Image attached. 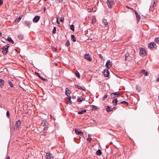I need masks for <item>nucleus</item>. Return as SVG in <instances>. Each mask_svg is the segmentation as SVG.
Masks as SVG:
<instances>
[{
    "label": "nucleus",
    "mask_w": 159,
    "mask_h": 159,
    "mask_svg": "<svg viewBox=\"0 0 159 159\" xmlns=\"http://www.w3.org/2000/svg\"><path fill=\"white\" fill-rule=\"evenodd\" d=\"M148 47L152 50H155L156 49L157 46L154 42H152L148 44Z\"/></svg>",
    "instance_id": "nucleus-1"
},
{
    "label": "nucleus",
    "mask_w": 159,
    "mask_h": 159,
    "mask_svg": "<svg viewBox=\"0 0 159 159\" xmlns=\"http://www.w3.org/2000/svg\"><path fill=\"white\" fill-rule=\"evenodd\" d=\"M139 49L140 50L139 53L140 55L142 56H144L146 53V50L144 48H139Z\"/></svg>",
    "instance_id": "nucleus-2"
},
{
    "label": "nucleus",
    "mask_w": 159,
    "mask_h": 159,
    "mask_svg": "<svg viewBox=\"0 0 159 159\" xmlns=\"http://www.w3.org/2000/svg\"><path fill=\"white\" fill-rule=\"evenodd\" d=\"M115 2L114 0H107V4L110 8H112L113 5L114 4Z\"/></svg>",
    "instance_id": "nucleus-3"
},
{
    "label": "nucleus",
    "mask_w": 159,
    "mask_h": 159,
    "mask_svg": "<svg viewBox=\"0 0 159 159\" xmlns=\"http://www.w3.org/2000/svg\"><path fill=\"white\" fill-rule=\"evenodd\" d=\"M120 95L119 92H115L111 93V97L112 98H114L116 97H117L118 96Z\"/></svg>",
    "instance_id": "nucleus-4"
},
{
    "label": "nucleus",
    "mask_w": 159,
    "mask_h": 159,
    "mask_svg": "<svg viewBox=\"0 0 159 159\" xmlns=\"http://www.w3.org/2000/svg\"><path fill=\"white\" fill-rule=\"evenodd\" d=\"M6 47V46H4L2 48V52L4 55H6L8 52V48Z\"/></svg>",
    "instance_id": "nucleus-5"
},
{
    "label": "nucleus",
    "mask_w": 159,
    "mask_h": 159,
    "mask_svg": "<svg viewBox=\"0 0 159 159\" xmlns=\"http://www.w3.org/2000/svg\"><path fill=\"white\" fill-rule=\"evenodd\" d=\"M112 62L109 60H108L106 64V66L107 68H110L112 66Z\"/></svg>",
    "instance_id": "nucleus-6"
},
{
    "label": "nucleus",
    "mask_w": 159,
    "mask_h": 159,
    "mask_svg": "<svg viewBox=\"0 0 159 159\" xmlns=\"http://www.w3.org/2000/svg\"><path fill=\"white\" fill-rule=\"evenodd\" d=\"M75 133L81 136L83 135V133L82 132L81 130H79L77 129H75Z\"/></svg>",
    "instance_id": "nucleus-7"
},
{
    "label": "nucleus",
    "mask_w": 159,
    "mask_h": 159,
    "mask_svg": "<svg viewBox=\"0 0 159 159\" xmlns=\"http://www.w3.org/2000/svg\"><path fill=\"white\" fill-rule=\"evenodd\" d=\"M53 156L50 153H46V159H53Z\"/></svg>",
    "instance_id": "nucleus-8"
},
{
    "label": "nucleus",
    "mask_w": 159,
    "mask_h": 159,
    "mask_svg": "<svg viewBox=\"0 0 159 159\" xmlns=\"http://www.w3.org/2000/svg\"><path fill=\"white\" fill-rule=\"evenodd\" d=\"M103 73L104 74V75L105 77H108L109 75V72L107 69H105L103 71Z\"/></svg>",
    "instance_id": "nucleus-9"
},
{
    "label": "nucleus",
    "mask_w": 159,
    "mask_h": 159,
    "mask_svg": "<svg viewBox=\"0 0 159 159\" xmlns=\"http://www.w3.org/2000/svg\"><path fill=\"white\" fill-rule=\"evenodd\" d=\"M40 17L39 16H35L33 18V21L34 23L38 22L39 20Z\"/></svg>",
    "instance_id": "nucleus-10"
},
{
    "label": "nucleus",
    "mask_w": 159,
    "mask_h": 159,
    "mask_svg": "<svg viewBox=\"0 0 159 159\" xmlns=\"http://www.w3.org/2000/svg\"><path fill=\"white\" fill-rule=\"evenodd\" d=\"M84 57L85 59H87L89 61H91L92 59L90 57V56L89 54H85L84 56Z\"/></svg>",
    "instance_id": "nucleus-11"
},
{
    "label": "nucleus",
    "mask_w": 159,
    "mask_h": 159,
    "mask_svg": "<svg viewBox=\"0 0 159 159\" xmlns=\"http://www.w3.org/2000/svg\"><path fill=\"white\" fill-rule=\"evenodd\" d=\"M102 23L103 24L105 25V27H107V28H108V22L107 21L106 19L103 20Z\"/></svg>",
    "instance_id": "nucleus-12"
},
{
    "label": "nucleus",
    "mask_w": 159,
    "mask_h": 159,
    "mask_svg": "<svg viewBox=\"0 0 159 159\" xmlns=\"http://www.w3.org/2000/svg\"><path fill=\"white\" fill-rule=\"evenodd\" d=\"M21 122L20 120H18L16 123L15 126L16 127V129H18L20 125H21Z\"/></svg>",
    "instance_id": "nucleus-13"
},
{
    "label": "nucleus",
    "mask_w": 159,
    "mask_h": 159,
    "mask_svg": "<svg viewBox=\"0 0 159 159\" xmlns=\"http://www.w3.org/2000/svg\"><path fill=\"white\" fill-rule=\"evenodd\" d=\"M24 24L30 27L31 25V23L29 21H25L24 22Z\"/></svg>",
    "instance_id": "nucleus-14"
},
{
    "label": "nucleus",
    "mask_w": 159,
    "mask_h": 159,
    "mask_svg": "<svg viewBox=\"0 0 159 159\" xmlns=\"http://www.w3.org/2000/svg\"><path fill=\"white\" fill-rule=\"evenodd\" d=\"M4 81L2 79H0V88L3 87L4 84Z\"/></svg>",
    "instance_id": "nucleus-15"
},
{
    "label": "nucleus",
    "mask_w": 159,
    "mask_h": 159,
    "mask_svg": "<svg viewBox=\"0 0 159 159\" xmlns=\"http://www.w3.org/2000/svg\"><path fill=\"white\" fill-rule=\"evenodd\" d=\"M86 111V110L85 109H84L78 111V113L79 114H83L84 113H85Z\"/></svg>",
    "instance_id": "nucleus-16"
},
{
    "label": "nucleus",
    "mask_w": 159,
    "mask_h": 159,
    "mask_svg": "<svg viewBox=\"0 0 159 159\" xmlns=\"http://www.w3.org/2000/svg\"><path fill=\"white\" fill-rule=\"evenodd\" d=\"M70 91L69 90V89L66 88V91H65V93L66 94L68 97H69V95L70 94Z\"/></svg>",
    "instance_id": "nucleus-17"
},
{
    "label": "nucleus",
    "mask_w": 159,
    "mask_h": 159,
    "mask_svg": "<svg viewBox=\"0 0 159 159\" xmlns=\"http://www.w3.org/2000/svg\"><path fill=\"white\" fill-rule=\"evenodd\" d=\"M141 72L145 76H148V71L145 70H141Z\"/></svg>",
    "instance_id": "nucleus-18"
},
{
    "label": "nucleus",
    "mask_w": 159,
    "mask_h": 159,
    "mask_svg": "<svg viewBox=\"0 0 159 159\" xmlns=\"http://www.w3.org/2000/svg\"><path fill=\"white\" fill-rule=\"evenodd\" d=\"M117 102H118V100H117V99L116 98L113 99L112 101L113 104L114 106H116L117 104Z\"/></svg>",
    "instance_id": "nucleus-19"
},
{
    "label": "nucleus",
    "mask_w": 159,
    "mask_h": 159,
    "mask_svg": "<svg viewBox=\"0 0 159 159\" xmlns=\"http://www.w3.org/2000/svg\"><path fill=\"white\" fill-rule=\"evenodd\" d=\"M7 40L12 44H13L14 43V41L12 40L11 38L10 37H8L7 39Z\"/></svg>",
    "instance_id": "nucleus-20"
},
{
    "label": "nucleus",
    "mask_w": 159,
    "mask_h": 159,
    "mask_svg": "<svg viewBox=\"0 0 159 159\" xmlns=\"http://www.w3.org/2000/svg\"><path fill=\"white\" fill-rule=\"evenodd\" d=\"M106 111L107 112H109L113 111V109L111 108L109 106H107V108L106 109Z\"/></svg>",
    "instance_id": "nucleus-21"
},
{
    "label": "nucleus",
    "mask_w": 159,
    "mask_h": 159,
    "mask_svg": "<svg viewBox=\"0 0 159 159\" xmlns=\"http://www.w3.org/2000/svg\"><path fill=\"white\" fill-rule=\"evenodd\" d=\"M96 154L97 155L100 156L102 154V152L100 149H98L96 152Z\"/></svg>",
    "instance_id": "nucleus-22"
},
{
    "label": "nucleus",
    "mask_w": 159,
    "mask_h": 159,
    "mask_svg": "<svg viewBox=\"0 0 159 159\" xmlns=\"http://www.w3.org/2000/svg\"><path fill=\"white\" fill-rule=\"evenodd\" d=\"M24 35H23L22 34H19L18 36V38L19 39H20V40L23 39V38H24Z\"/></svg>",
    "instance_id": "nucleus-23"
},
{
    "label": "nucleus",
    "mask_w": 159,
    "mask_h": 159,
    "mask_svg": "<svg viewBox=\"0 0 159 159\" xmlns=\"http://www.w3.org/2000/svg\"><path fill=\"white\" fill-rule=\"evenodd\" d=\"M125 60L126 61V60H130L131 59H127V58L129 56V53H126L125 55Z\"/></svg>",
    "instance_id": "nucleus-24"
},
{
    "label": "nucleus",
    "mask_w": 159,
    "mask_h": 159,
    "mask_svg": "<svg viewBox=\"0 0 159 159\" xmlns=\"http://www.w3.org/2000/svg\"><path fill=\"white\" fill-rule=\"evenodd\" d=\"M136 89L138 92H140L141 90V87L138 85H137L136 86Z\"/></svg>",
    "instance_id": "nucleus-25"
},
{
    "label": "nucleus",
    "mask_w": 159,
    "mask_h": 159,
    "mask_svg": "<svg viewBox=\"0 0 159 159\" xmlns=\"http://www.w3.org/2000/svg\"><path fill=\"white\" fill-rule=\"evenodd\" d=\"M71 39L74 42H75L76 41V39L74 35H71Z\"/></svg>",
    "instance_id": "nucleus-26"
},
{
    "label": "nucleus",
    "mask_w": 159,
    "mask_h": 159,
    "mask_svg": "<svg viewBox=\"0 0 159 159\" xmlns=\"http://www.w3.org/2000/svg\"><path fill=\"white\" fill-rule=\"evenodd\" d=\"M96 21V20L95 17L94 16H92V24H94L95 23Z\"/></svg>",
    "instance_id": "nucleus-27"
},
{
    "label": "nucleus",
    "mask_w": 159,
    "mask_h": 159,
    "mask_svg": "<svg viewBox=\"0 0 159 159\" xmlns=\"http://www.w3.org/2000/svg\"><path fill=\"white\" fill-rule=\"evenodd\" d=\"M75 75H76V76H77L79 78H80V73L78 72V71L77 70L76 71V72L75 73Z\"/></svg>",
    "instance_id": "nucleus-28"
},
{
    "label": "nucleus",
    "mask_w": 159,
    "mask_h": 159,
    "mask_svg": "<svg viewBox=\"0 0 159 159\" xmlns=\"http://www.w3.org/2000/svg\"><path fill=\"white\" fill-rule=\"evenodd\" d=\"M22 17V16H20L19 17L17 18L16 19L15 21L17 22H19L20 21Z\"/></svg>",
    "instance_id": "nucleus-29"
},
{
    "label": "nucleus",
    "mask_w": 159,
    "mask_h": 159,
    "mask_svg": "<svg viewBox=\"0 0 159 159\" xmlns=\"http://www.w3.org/2000/svg\"><path fill=\"white\" fill-rule=\"evenodd\" d=\"M136 17L137 19V21L139 22L140 19L141 17L138 14V15H136Z\"/></svg>",
    "instance_id": "nucleus-30"
},
{
    "label": "nucleus",
    "mask_w": 159,
    "mask_h": 159,
    "mask_svg": "<svg viewBox=\"0 0 159 159\" xmlns=\"http://www.w3.org/2000/svg\"><path fill=\"white\" fill-rule=\"evenodd\" d=\"M83 100V98L80 97H79L77 99V102H81Z\"/></svg>",
    "instance_id": "nucleus-31"
},
{
    "label": "nucleus",
    "mask_w": 159,
    "mask_h": 159,
    "mask_svg": "<svg viewBox=\"0 0 159 159\" xmlns=\"http://www.w3.org/2000/svg\"><path fill=\"white\" fill-rule=\"evenodd\" d=\"M98 109V107L95 105H92V110H96Z\"/></svg>",
    "instance_id": "nucleus-32"
},
{
    "label": "nucleus",
    "mask_w": 159,
    "mask_h": 159,
    "mask_svg": "<svg viewBox=\"0 0 159 159\" xmlns=\"http://www.w3.org/2000/svg\"><path fill=\"white\" fill-rule=\"evenodd\" d=\"M71 97L70 96H69V98L67 99V102L70 104H71L72 103V102L70 100Z\"/></svg>",
    "instance_id": "nucleus-33"
},
{
    "label": "nucleus",
    "mask_w": 159,
    "mask_h": 159,
    "mask_svg": "<svg viewBox=\"0 0 159 159\" xmlns=\"http://www.w3.org/2000/svg\"><path fill=\"white\" fill-rule=\"evenodd\" d=\"M154 41L157 43H159V38H156L155 39Z\"/></svg>",
    "instance_id": "nucleus-34"
},
{
    "label": "nucleus",
    "mask_w": 159,
    "mask_h": 159,
    "mask_svg": "<svg viewBox=\"0 0 159 159\" xmlns=\"http://www.w3.org/2000/svg\"><path fill=\"white\" fill-rule=\"evenodd\" d=\"M70 29L73 30V31H74V26L73 25H70Z\"/></svg>",
    "instance_id": "nucleus-35"
},
{
    "label": "nucleus",
    "mask_w": 159,
    "mask_h": 159,
    "mask_svg": "<svg viewBox=\"0 0 159 159\" xmlns=\"http://www.w3.org/2000/svg\"><path fill=\"white\" fill-rule=\"evenodd\" d=\"M108 96L107 95L105 94L102 98V100H104Z\"/></svg>",
    "instance_id": "nucleus-36"
},
{
    "label": "nucleus",
    "mask_w": 159,
    "mask_h": 159,
    "mask_svg": "<svg viewBox=\"0 0 159 159\" xmlns=\"http://www.w3.org/2000/svg\"><path fill=\"white\" fill-rule=\"evenodd\" d=\"M8 83L10 85L11 87H13V84L12 82L11 81L9 80L8 81Z\"/></svg>",
    "instance_id": "nucleus-37"
},
{
    "label": "nucleus",
    "mask_w": 159,
    "mask_h": 159,
    "mask_svg": "<svg viewBox=\"0 0 159 159\" xmlns=\"http://www.w3.org/2000/svg\"><path fill=\"white\" fill-rule=\"evenodd\" d=\"M70 45V43L69 41L67 40L66 43V45L67 47L69 46Z\"/></svg>",
    "instance_id": "nucleus-38"
},
{
    "label": "nucleus",
    "mask_w": 159,
    "mask_h": 159,
    "mask_svg": "<svg viewBox=\"0 0 159 159\" xmlns=\"http://www.w3.org/2000/svg\"><path fill=\"white\" fill-rule=\"evenodd\" d=\"M124 103H125L127 104V106L128 105V104H129L127 102H126L125 101H122L120 102L119 103L123 104Z\"/></svg>",
    "instance_id": "nucleus-39"
},
{
    "label": "nucleus",
    "mask_w": 159,
    "mask_h": 159,
    "mask_svg": "<svg viewBox=\"0 0 159 159\" xmlns=\"http://www.w3.org/2000/svg\"><path fill=\"white\" fill-rule=\"evenodd\" d=\"M75 87L76 88H78L79 89H83L81 87H80V86L78 85H75Z\"/></svg>",
    "instance_id": "nucleus-40"
},
{
    "label": "nucleus",
    "mask_w": 159,
    "mask_h": 159,
    "mask_svg": "<svg viewBox=\"0 0 159 159\" xmlns=\"http://www.w3.org/2000/svg\"><path fill=\"white\" fill-rule=\"evenodd\" d=\"M56 28L55 27H54L53 29V30L52 32V34H55L56 33Z\"/></svg>",
    "instance_id": "nucleus-41"
},
{
    "label": "nucleus",
    "mask_w": 159,
    "mask_h": 159,
    "mask_svg": "<svg viewBox=\"0 0 159 159\" xmlns=\"http://www.w3.org/2000/svg\"><path fill=\"white\" fill-rule=\"evenodd\" d=\"M6 115H7V117L9 118L10 116V115L9 114V111H7V113H6Z\"/></svg>",
    "instance_id": "nucleus-42"
},
{
    "label": "nucleus",
    "mask_w": 159,
    "mask_h": 159,
    "mask_svg": "<svg viewBox=\"0 0 159 159\" xmlns=\"http://www.w3.org/2000/svg\"><path fill=\"white\" fill-rule=\"evenodd\" d=\"M87 140L88 141V142L90 143L91 142V141L92 140V138H88L87 139Z\"/></svg>",
    "instance_id": "nucleus-43"
},
{
    "label": "nucleus",
    "mask_w": 159,
    "mask_h": 159,
    "mask_svg": "<svg viewBox=\"0 0 159 159\" xmlns=\"http://www.w3.org/2000/svg\"><path fill=\"white\" fill-rule=\"evenodd\" d=\"M35 74L39 77L40 78L41 77V76H40V75L38 73V72H35Z\"/></svg>",
    "instance_id": "nucleus-44"
},
{
    "label": "nucleus",
    "mask_w": 159,
    "mask_h": 159,
    "mask_svg": "<svg viewBox=\"0 0 159 159\" xmlns=\"http://www.w3.org/2000/svg\"><path fill=\"white\" fill-rule=\"evenodd\" d=\"M40 78L42 80L44 81H47L48 80L47 79H45V78H43L41 76V77Z\"/></svg>",
    "instance_id": "nucleus-45"
},
{
    "label": "nucleus",
    "mask_w": 159,
    "mask_h": 159,
    "mask_svg": "<svg viewBox=\"0 0 159 159\" xmlns=\"http://www.w3.org/2000/svg\"><path fill=\"white\" fill-rule=\"evenodd\" d=\"M41 133L42 135L46 136V133L45 132H41Z\"/></svg>",
    "instance_id": "nucleus-46"
},
{
    "label": "nucleus",
    "mask_w": 159,
    "mask_h": 159,
    "mask_svg": "<svg viewBox=\"0 0 159 159\" xmlns=\"http://www.w3.org/2000/svg\"><path fill=\"white\" fill-rule=\"evenodd\" d=\"M157 2V1H154L152 5V7H153L154 6V4Z\"/></svg>",
    "instance_id": "nucleus-47"
},
{
    "label": "nucleus",
    "mask_w": 159,
    "mask_h": 159,
    "mask_svg": "<svg viewBox=\"0 0 159 159\" xmlns=\"http://www.w3.org/2000/svg\"><path fill=\"white\" fill-rule=\"evenodd\" d=\"M57 2L61 3V2L63 0H56Z\"/></svg>",
    "instance_id": "nucleus-48"
},
{
    "label": "nucleus",
    "mask_w": 159,
    "mask_h": 159,
    "mask_svg": "<svg viewBox=\"0 0 159 159\" xmlns=\"http://www.w3.org/2000/svg\"><path fill=\"white\" fill-rule=\"evenodd\" d=\"M133 11L134 12L136 16L138 15L139 14L136 11L134 10H133Z\"/></svg>",
    "instance_id": "nucleus-49"
},
{
    "label": "nucleus",
    "mask_w": 159,
    "mask_h": 159,
    "mask_svg": "<svg viewBox=\"0 0 159 159\" xmlns=\"http://www.w3.org/2000/svg\"><path fill=\"white\" fill-rule=\"evenodd\" d=\"M133 11L134 12L136 16L138 15L139 14L136 11L134 10H133Z\"/></svg>",
    "instance_id": "nucleus-50"
},
{
    "label": "nucleus",
    "mask_w": 159,
    "mask_h": 159,
    "mask_svg": "<svg viewBox=\"0 0 159 159\" xmlns=\"http://www.w3.org/2000/svg\"><path fill=\"white\" fill-rule=\"evenodd\" d=\"M60 20L61 22H63L64 21L63 18H61Z\"/></svg>",
    "instance_id": "nucleus-51"
},
{
    "label": "nucleus",
    "mask_w": 159,
    "mask_h": 159,
    "mask_svg": "<svg viewBox=\"0 0 159 159\" xmlns=\"http://www.w3.org/2000/svg\"><path fill=\"white\" fill-rule=\"evenodd\" d=\"M3 3L2 0H0V5H1Z\"/></svg>",
    "instance_id": "nucleus-52"
},
{
    "label": "nucleus",
    "mask_w": 159,
    "mask_h": 159,
    "mask_svg": "<svg viewBox=\"0 0 159 159\" xmlns=\"http://www.w3.org/2000/svg\"><path fill=\"white\" fill-rule=\"evenodd\" d=\"M5 46H6V47H7V48H8L10 46V44H7V45H5Z\"/></svg>",
    "instance_id": "nucleus-53"
},
{
    "label": "nucleus",
    "mask_w": 159,
    "mask_h": 159,
    "mask_svg": "<svg viewBox=\"0 0 159 159\" xmlns=\"http://www.w3.org/2000/svg\"><path fill=\"white\" fill-rule=\"evenodd\" d=\"M117 107H114L113 108H112L113 110H116L117 109Z\"/></svg>",
    "instance_id": "nucleus-54"
},
{
    "label": "nucleus",
    "mask_w": 159,
    "mask_h": 159,
    "mask_svg": "<svg viewBox=\"0 0 159 159\" xmlns=\"http://www.w3.org/2000/svg\"><path fill=\"white\" fill-rule=\"evenodd\" d=\"M156 81L157 82H159V76L156 79Z\"/></svg>",
    "instance_id": "nucleus-55"
},
{
    "label": "nucleus",
    "mask_w": 159,
    "mask_h": 159,
    "mask_svg": "<svg viewBox=\"0 0 159 159\" xmlns=\"http://www.w3.org/2000/svg\"><path fill=\"white\" fill-rule=\"evenodd\" d=\"M48 129V128L47 127H45L44 128V130H46Z\"/></svg>",
    "instance_id": "nucleus-56"
},
{
    "label": "nucleus",
    "mask_w": 159,
    "mask_h": 159,
    "mask_svg": "<svg viewBox=\"0 0 159 159\" xmlns=\"http://www.w3.org/2000/svg\"><path fill=\"white\" fill-rule=\"evenodd\" d=\"M88 136L89 138H90L91 137V135L90 134H89L88 135Z\"/></svg>",
    "instance_id": "nucleus-57"
},
{
    "label": "nucleus",
    "mask_w": 159,
    "mask_h": 159,
    "mask_svg": "<svg viewBox=\"0 0 159 159\" xmlns=\"http://www.w3.org/2000/svg\"><path fill=\"white\" fill-rule=\"evenodd\" d=\"M2 36V33L0 32V37H1Z\"/></svg>",
    "instance_id": "nucleus-58"
},
{
    "label": "nucleus",
    "mask_w": 159,
    "mask_h": 159,
    "mask_svg": "<svg viewBox=\"0 0 159 159\" xmlns=\"http://www.w3.org/2000/svg\"><path fill=\"white\" fill-rule=\"evenodd\" d=\"M6 159H10V157L9 156H8Z\"/></svg>",
    "instance_id": "nucleus-59"
},
{
    "label": "nucleus",
    "mask_w": 159,
    "mask_h": 159,
    "mask_svg": "<svg viewBox=\"0 0 159 159\" xmlns=\"http://www.w3.org/2000/svg\"><path fill=\"white\" fill-rule=\"evenodd\" d=\"M75 96H72V99H73H73H75Z\"/></svg>",
    "instance_id": "nucleus-60"
},
{
    "label": "nucleus",
    "mask_w": 159,
    "mask_h": 159,
    "mask_svg": "<svg viewBox=\"0 0 159 159\" xmlns=\"http://www.w3.org/2000/svg\"><path fill=\"white\" fill-rule=\"evenodd\" d=\"M126 7L129 9L130 8V7H129L128 6H126Z\"/></svg>",
    "instance_id": "nucleus-61"
},
{
    "label": "nucleus",
    "mask_w": 159,
    "mask_h": 159,
    "mask_svg": "<svg viewBox=\"0 0 159 159\" xmlns=\"http://www.w3.org/2000/svg\"><path fill=\"white\" fill-rule=\"evenodd\" d=\"M57 23L58 24L59 23V21H58V19L57 18Z\"/></svg>",
    "instance_id": "nucleus-62"
},
{
    "label": "nucleus",
    "mask_w": 159,
    "mask_h": 159,
    "mask_svg": "<svg viewBox=\"0 0 159 159\" xmlns=\"http://www.w3.org/2000/svg\"><path fill=\"white\" fill-rule=\"evenodd\" d=\"M91 10L90 9H89V10H88V11L90 12H91Z\"/></svg>",
    "instance_id": "nucleus-63"
},
{
    "label": "nucleus",
    "mask_w": 159,
    "mask_h": 159,
    "mask_svg": "<svg viewBox=\"0 0 159 159\" xmlns=\"http://www.w3.org/2000/svg\"><path fill=\"white\" fill-rule=\"evenodd\" d=\"M0 107L1 108H2V106H1L0 105Z\"/></svg>",
    "instance_id": "nucleus-64"
}]
</instances>
